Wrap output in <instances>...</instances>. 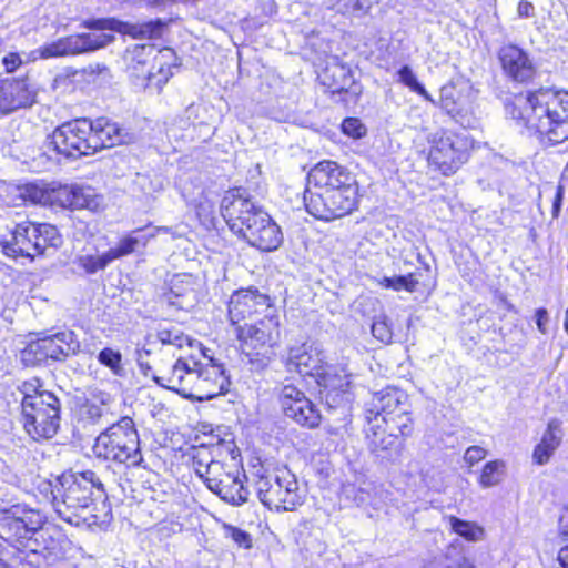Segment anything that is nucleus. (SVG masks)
<instances>
[{
    "instance_id": "f257e3e1",
    "label": "nucleus",
    "mask_w": 568,
    "mask_h": 568,
    "mask_svg": "<svg viewBox=\"0 0 568 568\" xmlns=\"http://www.w3.org/2000/svg\"><path fill=\"white\" fill-rule=\"evenodd\" d=\"M508 113L541 139L558 144L568 139V92L539 89L519 95Z\"/></svg>"
},
{
    "instance_id": "f03ea898",
    "label": "nucleus",
    "mask_w": 568,
    "mask_h": 568,
    "mask_svg": "<svg viewBox=\"0 0 568 568\" xmlns=\"http://www.w3.org/2000/svg\"><path fill=\"white\" fill-rule=\"evenodd\" d=\"M220 210L230 230L251 246L272 252L282 245L281 227L244 190H229L221 201Z\"/></svg>"
},
{
    "instance_id": "7ed1b4c3",
    "label": "nucleus",
    "mask_w": 568,
    "mask_h": 568,
    "mask_svg": "<svg viewBox=\"0 0 568 568\" xmlns=\"http://www.w3.org/2000/svg\"><path fill=\"white\" fill-rule=\"evenodd\" d=\"M239 453L232 443L219 445L213 450L205 446L195 447L192 467L207 488L226 503L240 506L248 498L240 470Z\"/></svg>"
},
{
    "instance_id": "20e7f679",
    "label": "nucleus",
    "mask_w": 568,
    "mask_h": 568,
    "mask_svg": "<svg viewBox=\"0 0 568 568\" xmlns=\"http://www.w3.org/2000/svg\"><path fill=\"white\" fill-rule=\"evenodd\" d=\"M152 378L158 385L199 402L225 393L230 385L223 366L212 358L202 364L179 357L169 373Z\"/></svg>"
},
{
    "instance_id": "39448f33",
    "label": "nucleus",
    "mask_w": 568,
    "mask_h": 568,
    "mask_svg": "<svg viewBox=\"0 0 568 568\" xmlns=\"http://www.w3.org/2000/svg\"><path fill=\"white\" fill-rule=\"evenodd\" d=\"M173 51L153 44L134 45L124 55L126 70L136 85L160 92L172 75Z\"/></svg>"
},
{
    "instance_id": "423d86ee",
    "label": "nucleus",
    "mask_w": 568,
    "mask_h": 568,
    "mask_svg": "<svg viewBox=\"0 0 568 568\" xmlns=\"http://www.w3.org/2000/svg\"><path fill=\"white\" fill-rule=\"evenodd\" d=\"M97 457L134 467L141 464L142 454L134 423L123 417L102 432L93 446Z\"/></svg>"
},
{
    "instance_id": "0eeeda50",
    "label": "nucleus",
    "mask_w": 568,
    "mask_h": 568,
    "mask_svg": "<svg viewBox=\"0 0 568 568\" xmlns=\"http://www.w3.org/2000/svg\"><path fill=\"white\" fill-rule=\"evenodd\" d=\"M94 489L103 491V484L92 470L63 474L53 497L55 511L63 520L72 524L73 516H79L92 503Z\"/></svg>"
},
{
    "instance_id": "6e6552de",
    "label": "nucleus",
    "mask_w": 568,
    "mask_h": 568,
    "mask_svg": "<svg viewBox=\"0 0 568 568\" xmlns=\"http://www.w3.org/2000/svg\"><path fill=\"white\" fill-rule=\"evenodd\" d=\"M428 142V161L444 175L454 174L468 160L469 141L464 135L440 130L430 134Z\"/></svg>"
},
{
    "instance_id": "1a4fd4ad",
    "label": "nucleus",
    "mask_w": 568,
    "mask_h": 568,
    "mask_svg": "<svg viewBox=\"0 0 568 568\" xmlns=\"http://www.w3.org/2000/svg\"><path fill=\"white\" fill-rule=\"evenodd\" d=\"M114 37L106 33H77L59 38L32 50L27 61L48 60L93 52L110 44Z\"/></svg>"
},
{
    "instance_id": "9d476101",
    "label": "nucleus",
    "mask_w": 568,
    "mask_h": 568,
    "mask_svg": "<svg viewBox=\"0 0 568 568\" xmlns=\"http://www.w3.org/2000/svg\"><path fill=\"white\" fill-rule=\"evenodd\" d=\"M114 37L106 33H77L59 38L32 50L27 61L48 60L93 52L110 44Z\"/></svg>"
},
{
    "instance_id": "9b49d317",
    "label": "nucleus",
    "mask_w": 568,
    "mask_h": 568,
    "mask_svg": "<svg viewBox=\"0 0 568 568\" xmlns=\"http://www.w3.org/2000/svg\"><path fill=\"white\" fill-rule=\"evenodd\" d=\"M240 342V348L248 357L267 356L270 349L280 338V321L275 311L264 314L252 323L237 325L234 329Z\"/></svg>"
},
{
    "instance_id": "f8f14e48",
    "label": "nucleus",
    "mask_w": 568,
    "mask_h": 568,
    "mask_svg": "<svg viewBox=\"0 0 568 568\" xmlns=\"http://www.w3.org/2000/svg\"><path fill=\"white\" fill-rule=\"evenodd\" d=\"M23 429L33 440L50 439L60 423V402L55 395H44L43 399L27 403L21 408Z\"/></svg>"
},
{
    "instance_id": "ddd939ff",
    "label": "nucleus",
    "mask_w": 568,
    "mask_h": 568,
    "mask_svg": "<svg viewBox=\"0 0 568 568\" xmlns=\"http://www.w3.org/2000/svg\"><path fill=\"white\" fill-rule=\"evenodd\" d=\"M310 214L320 220L331 221L343 217L355 210L358 202V184L352 181L347 185L334 189L324 197L304 196Z\"/></svg>"
},
{
    "instance_id": "4468645a",
    "label": "nucleus",
    "mask_w": 568,
    "mask_h": 568,
    "mask_svg": "<svg viewBox=\"0 0 568 568\" xmlns=\"http://www.w3.org/2000/svg\"><path fill=\"white\" fill-rule=\"evenodd\" d=\"M256 490L260 500L270 509L292 510L301 503L297 481L286 469L274 476H262L256 481Z\"/></svg>"
},
{
    "instance_id": "2eb2a0df",
    "label": "nucleus",
    "mask_w": 568,
    "mask_h": 568,
    "mask_svg": "<svg viewBox=\"0 0 568 568\" xmlns=\"http://www.w3.org/2000/svg\"><path fill=\"white\" fill-rule=\"evenodd\" d=\"M48 144L67 158L93 154L91 143V121L77 119L58 126L49 136Z\"/></svg>"
},
{
    "instance_id": "dca6fc26",
    "label": "nucleus",
    "mask_w": 568,
    "mask_h": 568,
    "mask_svg": "<svg viewBox=\"0 0 568 568\" xmlns=\"http://www.w3.org/2000/svg\"><path fill=\"white\" fill-rule=\"evenodd\" d=\"M274 311L270 297L252 288L234 292L229 302V317L234 329Z\"/></svg>"
},
{
    "instance_id": "f3484780",
    "label": "nucleus",
    "mask_w": 568,
    "mask_h": 568,
    "mask_svg": "<svg viewBox=\"0 0 568 568\" xmlns=\"http://www.w3.org/2000/svg\"><path fill=\"white\" fill-rule=\"evenodd\" d=\"M308 184L311 187L304 196L324 197L328 192L338 189L342 185L355 181V176L345 168L334 161H322L317 163L308 173Z\"/></svg>"
},
{
    "instance_id": "a211bd4d",
    "label": "nucleus",
    "mask_w": 568,
    "mask_h": 568,
    "mask_svg": "<svg viewBox=\"0 0 568 568\" xmlns=\"http://www.w3.org/2000/svg\"><path fill=\"white\" fill-rule=\"evenodd\" d=\"M284 414L297 424L315 428L320 425L322 416L316 406L305 394L292 384L285 385L280 395Z\"/></svg>"
},
{
    "instance_id": "6ab92c4d",
    "label": "nucleus",
    "mask_w": 568,
    "mask_h": 568,
    "mask_svg": "<svg viewBox=\"0 0 568 568\" xmlns=\"http://www.w3.org/2000/svg\"><path fill=\"white\" fill-rule=\"evenodd\" d=\"M83 26L91 30H110L128 34L135 39H152L161 36L164 23L162 20H151L142 23H131L115 18L90 19Z\"/></svg>"
},
{
    "instance_id": "aec40b11",
    "label": "nucleus",
    "mask_w": 568,
    "mask_h": 568,
    "mask_svg": "<svg viewBox=\"0 0 568 568\" xmlns=\"http://www.w3.org/2000/svg\"><path fill=\"white\" fill-rule=\"evenodd\" d=\"M368 428L366 429V444L368 450L382 459H390L402 449L398 435L389 430L382 418L366 416Z\"/></svg>"
},
{
    "instance_id": "412c9836",
    "label": "nucleus",
    "mask_w": 568,
    "mask_h": 568,
    "mask_svg": "<svg viewBox=\"0 0 568 568\" xmlns=\"http://www.w3.org/2000/svg\"><path fill=\"white\" fill-rule=\"evenodd\" d=\"M34 231L31 222L21 223L16 226L10 237L1 242L3 253L12 258L28 257L33 260L40 255L39 242L33 237Z\"/></svg>"
},
{
    "instance_id": "4be33fe9",
    "label": "nucleus",
    "mask_w": 568,
    "mask_h": 568,
    "mask_svg": "<svg viewBox=\"0 0 568 568\" xmlns=\"http://www.w3.org/2000/svg\"><path fill=\"white\" fill-rule=\"evenodd\" d=\"M323 366L322 353L312 345L301 344L288 351L286 368L290 372L316 378Z\"/></svg>"
},
{
    "instance_id": "5701e85b",
    "label": "nucleus",
    "mask_w": 568,
    "mask_h": 568,
    "mask_svg": "<svg viewBox=\"0 0 568 568\" xmlns=\"http://www.w3.org/2000/svg\"><path fill=\"white\" fill-rule=\"evenodd\" d=\"M505 73L518 82H525L535 74V68L528 54L517 45H504L498 53Z\"/></svg>"
},
{
    "instance_id": "b1692460",
    "label": "nucleus",
    "mask_w": 568,
    "mask_h": 568,
    "mask_svg": "<svg viewBox=\"0 0 568 568\" xmlns=\"http://www.w3.org/2000/svg\"><path fill=\"white\" fill-rule=\"evenodd\" d=\"M407 395L399 388L386 387L372 395L369 403L367 404V415L372 418L389 417L396 412H400L407 407Z\"/></svg>"
},
{
    "instance_id": "393cba45",
    "label": "nucleus",
    "mask_w": 568,
    "mask_h": 568,
    "mask_svg": "<svg viewBox=\"0 0 568 568\" xmlns=\"http://www.w3.org/2000/svg\"><path fill=\"white\" fill-rule=\"evenodd\" d=\"M469 87L466 83H447L440 89L439 105L453 118L470 111Z\"/></svg>"
},
{
    "instance_id": "a878e982",
    "label": "nucleus",
    "mask_w": 568,
    "mask_h": 568,
    "mask_svg": "<svg viewBox=\"0 0 568 568\" xmlns=\"http://www.w3.org/2000/svg\"><path fill=\"white\" fill-rule=\"evenodd\" d=\"M8 100L10 103L11 112L20 109L31 106L37 99V88L28 77L20 79L2 80Z\"/></svg>"
},
{
    "instance_id": "bb28decb",
    "label": "nucleus",
    "mask_w": 568,
    "mask_h": 568,
    "mask_svg": "<svg viewBox=\"0 0 568 568\" xmlns=\"http://www.w3.org/2000/svg\"><path fill=\"white\" fill-rule=\"evenodd\" d=\"M124 142V135L116 123L100 118L91 122V143L93 153Z\"/></svg>"
},
{
    "instance_id": "cd10ccee",
    "label": "nucleus",
    "mask_w": 568,
    "mask_h": 568,
    "mask_svg": "<svg viewBox=\"0 0 568 568\" xmlns=\"http://www.w3.org/2000/svg\"><path fill=\"white\" fill-rule=\"evenodd\" d=\"M315 381L326 392L327 398L333 393H336L337 397L349 388L351 375L343 368L338 369L334 366L324 365L321 372L317 373Z\"/></svg>"
},
{
    "instance_id": "c85d7f7f",
    "label": "nucleus",
    "mask_w": 568,
    "mask_h": 568,
    "mask_svg": "<svg viewBox=\"0 0 568 568\" xmlns=\"http://www.w3.org/2000/svg\"><path fill=\"white\" fill-rule=\"evenodd\" d=\"M562 438L561 423L551 419L542 435L540 443L535 447L532 458L538 465L548 463L551 455L558 448Z\"/></svg>"
},
{
    "instance_id": "c756f323",
    "label": "nucleus",
    "mask_w": 568,
    "mask_h": 568,
    "mask_svg": "<svg viewBox=\"0 0 568 568\" xmlns=\"http://www.w3.org/2000/svg\"><path fill=\"white\" fill-rule=\"evenodd\" d=\"M112 396L103 390L93 389L80 405L79 414L83 419L97 423L103 415L110 410Z\"/></svg>"
},
{
    "instance_id": "7c9ffc66",
    "label": "nucleus",
    "mask_w": 568,
    "mask_h": 568,
    "mask_svg": "<svg viewBox=\"0 0 568 568\" xmlns=\"http://www.w3.org/2000/svg\"><path fill=\"white\" fill-rule=\"evenodd\" d=\"M164 301L179 310H190L196 303V293L190 278L182 280L176 277L172 286L164 294Z\"/></svg>"
},
{
    "instance_id": "2f4dec72",
    "label": "nucleus",
    "mask_w": 568,
    "mask_h": 568,
    "mask_svg": "<svg viewBox=\"0 0 568 568\" xmlns=\"http://www.w3.org/2000/svg\"><path fill=\"white\" fill-rule=\"evenodd\" d=\"M322 81L333 92L346 90L352 82L351 70L347 65L334 59L322 72Z\"/></svg>"
},
{
    "instance_id": "473e14b6",
    "label": "nucleus",
    "mask_w": 568,
    "mask_h": 568,
    "mask_svg": "<svg viewBox=\"0 0 568 568\" xmlns=\"http://www.w3.org/2000/svg\"><path fill=\"white\" fill-rule=\"evenodd\" d=\"M140 233V229L132 231L131 233L121 237L116 246L108 250L112 261L134 253L138 246H145L150 239L155 236V233L150 235H141Z\"/></svg>"
},
{
    "instance_id": "72a5a7b5",
    "label": "nucleus",
    "mask_w": 568,
    "mask_h": 568,
    "mask_svg": "<svg viewBox=\"0 0 568 568\" xmlns=\"http://www.w3.org/2000/svg\"><path fill=\"white\" fill-rule=\"evenodd\" d=\"M72 210L88 209L92 212H97L102 207V196H100L92 187L72 185Z\"/></svg>"
},
{
    "instance_id": "f704fd0d",
    "label": "nucleus",
    "mask_w": 568,
    "mask_h": 568,
    "mask_svg": "<svg viewBox=\"0 0 568 568\" xmlns=\"http://www.w3.org/2000/svg\"><path fill=\"white\" fill-rule=\"evenodd\" d=\"M156 338L161 344L172 345L179 349H182L184 346L190 348L200 346V343L184 334L181 328L173 325L160 326L156 331Z\"/></svg>"
},
{
    "instance_id": "c9c22d12",
    "label": "nucleus",
    "mask_w": 568,
    "mask_h": 568,
    "mask_svg": "<svg viewBox=\"0 0 568 568\" xmlns=\"http://www.w3.org/2000/svg\"><path fill=\"white\" fill-rule=\"evenodd\" d=\"M31 227L34 231L33 237L40 245V255L44 254L47 248H58L62 245V236L54 225L31 222Z\"/></svg>"
},
{
    "instance_id": "e433bc0d",
    "label": "nucleus",
    "mask_w": 568,
    "mask_h": 568,
    "mask_svg": "<svg viewBox=\"0 0 568 568\" xmlns=\"http://www.w3.org/2000/svg\"><path fill=\"white\" fill-rule=\"evenodd\" d=\"M447 519L450 529L467 541L478 542L486 537L485 528L475 521L463 520L455 516H449Z\"/></svg>"
},
{
    "instance_id": "4c0bfd02",
    "label": "nucleus",
    "mask_w": 568,
    "mask_h": 568,
    "mask_svg": "<svg viewBox=\"0 0 568 568\" xmlns=\"http://www.w3.org/2000/svg\"><path fill=\"white\" fill-rule=\"evenodd\" d=\"M51 189L52 182L29 183L21 189V196L34 204L50 206V202H52Z\"/></svg>"
},
{
    "instance_id": "58836bf2",
    "label": "nucleus",
    "mask_w": 568,
    "mask_h": 568,
    "mask_svg": "<svg viewBox=\"0 0 568 568\" xmlns=\"http://www.w3.org/2000/svg\"><path fill=\"white\" fill-rule=\"evenodd\" d=\"M20 513H22V507L19 505L12 506L10 509L6 510L3 517L1 519L2 529H8L7 536L1 535V538L4 540H10L12 538H26L27 534L24 532V528L20 524Z\"/></svg>"
},
{
    "instance_id": "ea45409f",
    "label": "nucleus",
    "mask_w": 568,
    "mask_h": 568,
    "mask_svg": "<svg viewBox=\"0 0 568 568\" xmlns=\"http://www.w3.org/2000/svg\"><path fill=\"white\" fill-rule=\"evenodd\" d=\"M58 352L59 351L54 335L45 336L34 343H31L24 351V353H33L37 355L39 361L47 358L60 361L62 359V356L61 354H58Z\"/></svg>"
},
{
    "instance_id": "a19ab883",
    "label": "nucleus",
    "mask_w": 568,
    "mask_h": 568,
    "mask_svg": "<svg viewBox=\"0 0 568 568\" xmlns=\"http://www.w3.org/2000/svg\"><path fill=\"white\" fill-rule=\"evenodd\" d=\"M382 423L393 433L398 430L402 437H408L413 433V419L408 412V406L389 417H382Z\"/></svg>"
},
{
    "instance_id": "79ce46f5",
    "label": "nucleus",
    "mask_w": 568,
    "mask_h": 568,
    "mask_svg": "<svg viewBox=\"0 0 568 568\" xmlns=\"http://www.w3.org/2000/svg\"><path fill=\"white\" fill-rule=\"evenodd\" d=\"M112 262L109 251L101 255L85 254L77 258L78 266L87 274H94L98 271L104 270Z\"/></svg>"
},
{
    "instance_id": "37998d69",
    "label": "nucleus",
    "mask_w": 568,
    "mask_h": 568,
    "mask_svg": "<svg viewBox=\"0 0 568 568\" xmlns=\"http://www.w3.org/2000/svg\"><path fill=\"white\" fill-rule=\"evenodd\" d=\"M505 464L501 460L488 462L480 474L479 485L484 488L498 485L504 476Z\"/></svg>"
},
{
    "instance_id": "c03bdc74",
    "label": "nucleus",
    "mask_w": 568,
    "mask_h": 568,
    "mask_svg": "<svg viewBox=\"0 0 568 568\" xmlns=\"http://www.w3.org/2000/svg\"><path fill=\"white\" fill-rule=\"evenodd\" d=\"M398 82L407 87L410 91L422 95L425 100L435 103L433 97L427 92V90L422 85L416 74L413 72L412 68L408 65L402 67L398 72Z\"/></svg>"
},
{
    "instance_id": "a18cd8bd",
    "label": "nucleus",
    "mask_w": 568,
    "mask_h": 568,
    "mask_svg": "<svg viewBox=\"0 0 568 568\" xmlns=\"http://www.w3.org/2000/svg\"><path fill=\"white\" fill-rule=\"evenodd\" d=\"M41 387L42 385L38 378H32L22 383L20 387V390L23 394L21 408H23L27 403L31 404L43 399L44 395H53L51 392L41 389Z\"/></svg>"
},
{
    "instance_id": "49530a36",
    "label": "nucleus",
    "mask_w": 568,
    "mask_h": 568,
    "mask_svg": "<svg viewBox=\"0 0 568 568\" xmlns=\"http://www.w3.org/2000/svg\"><path fill=\"white\" fill-rule=\"evenodd\" d=\"M72 185H62L52 182L50 207L71 209L72 210Z\"/></svg>"
},
{
    "instance_id": "de8ad7c7",
    "label": "nucleus",
    "mask_w": 568,
    "mask_h": 568,
    "mask_svg": "<svg viewBox=\"0 0 568 568\" xmlns=\"http://www.w3.org/2000/svg\"><path fill=\"white\" fill-rule=\"evenodd\" d=\"M98 361L100 364L104 365L105 367L110 368V371L114 375H122L123 367H122V355L119 351H115L110 347L103 348L99 355Z\"/></svg>"
},
{
    "instance_id": "09e8293b",
    "label": "nucleus",
    "mask_w": 568,
    "mask_h": 568,
    "mask_svg": "<svg viewBox=\"0 0 568 568\" xmlns=\"http://www.w3.org/2000/svg\"><path fill=\"white\" fill-rule=\"evenodd\" d=\"M58 346V354H61L62 358L75 354L80 347L75 335L71 331L60 332L54 334Z\"/></svg>"
},
{
    "instance_id": "8fccbe9b",
    "label": "nucleus",
    "mask_w": 568,
    "mask_h": 568,
    "mask_svg": "<svg viewBox=\"0 0 568 568\" xmlns=\"http://www.w3.org/2000/svg\"><path fill=\"white\" fill-rule=\"evenodd\" d=\"M43 524V518L39 511L33 509H27L22 507V513H20V524L24 528V532L28 535L29 532H34L39 528H41Z\"/></svg>"
},
{
    "instance_id": "3c124183",
    "label": "nucleus",
    "mask_w": 568,
    "mask_h": 568,
    "mask_svg": "<svg viewBox=\"0 0 568 568\" xmlns=\"http://www.w3.org/2000/svg\"><path fill=\"white\" fill-rule=\"evenodd\" d=\"M196 214L203 224H212L215 219V201L203 195L196 204Z\"/></svg>"
},
{
    "instance_id": "603ef678",
    "label": "nucleus",
    "mask_w": 568,
    "mask_h": 568,
    "mask_svg": "<svg viewBox=\"0 0 568 568\" xmlns=\"http://www.w3.org/2000/svg\"><path fill=\"white\" fill-rule=\"evenodd\" d=\"M337 414V423L335 424L331 419H328L326 430L329 435L343 436L348 432V425L351 423V419L347 412L344 408L339 409Z\"/></svg>"
},
{
    "instance_id": "864d4df0",
    "label": "nucleus",
    "mask_w": 568,
    "mask_h": 568,
    "mask_svg": "<svg viewBox=\"0 0 568 568\" xmlns=\"http://www.w3.org/2000/svg\"><path fill=\"white\" fill-rule=\"evenodd\" d=\"M226 537L231 538L236 545L245 549L251 548L252 538L248 532L232 525H224Z\"/></svg>"
},
{
    "instance_id": "5fc2aeb1",
    "label": "nucleus",
    "mask_w": 568,
    "mask_h": 568,
    "mask_svg": "<svg viewBox=\"0 0 568 568\" xmlns=\"http://www.w3.org/2000/svg\"><path fill=\"white\" fill-rule=\"evenodd\" d=\"M342 130L346 135L353 139H359L366 134V128L356 118L345 119L342 123Z\"/></svg>"
},
{
    "instance_id": "6e6d98bb",
    "label": "nucleus",
    "mask_w": 568,
    "mask_h": 568,
    "mask_svg": "<svg viewBox=\"0 0 568 568\" xmlns=\"http://www.w3.org/2000/svg\"><path fill=\"white\" fill-rule=\"evenodd\" d=\"M372 334L383 343H389L393 338V333L385 320H378L373 323Z\"/></svg>"
},
{
    "instance_id": "4d7b16f0",
    "label": "nucleus",
    "mask_w": 568,
    "mask_h": 568,
    "mask_svg": "<svg viewBox=\"0 0 568 568\" xmlns=\"http://www.w3.org/2000/svg\"><path fill=\"white\" fill-rule=\"evenodd\" d=\"M418 281L414 277L413 274H408L405 276H395L393 277V288L394 291L405 290L407 292H414Z\"/></svg>"
},
{
    "instance_id": "13d9d810",
    "label": "nucleus",
    "mask_w": 568,
    "mask_h": 568,
    "mask_svg": "<svg viewBox=\"0 0 568 568\" xmlns=\"http://www.w3.org/2000/svg\"><path fill=\"white\" fill-rule=\"evenodd\" d=\"M24 62H28L27 59L23 60L21 54L17 52H9L2 58V65L8 73L18 70Z\"/></svg>"
},
{
    "instance_id": "bf43d9fd",
    "label": "nucleus",
    "mask_w": 568,
    "mask_h": 568,
    "mask_svg": "<svg viewBox=\"0 0 568 568\" xmlns=\"http://www.w3.org/2000/svg\"><path fill=\"white\" fill-rule=\"evenodd\" d=\"M487 455V450L480 446H470L467 448L464 460L469 467L483 460Z\"/></svg>"
},
{
    "instance_id": "052dcab7",
    "label": "nucleus",
    "mask_w": 568,
    "mask_h": 568,
    "mask_svg": "<svg viewBox=\"0 0 568 568\" xmlns=\"http://www.w3.org/2000/svg\"><path fill=\"white\" fill-rule=\"evenodd\" d=\"M536 325L541 334H547V325L549 323V314L546 308H538L535 313Z\"/></svg>"
},
{
    "instance_id": "680f3d73",
    "label": "nucleus",
    "mask_w": 568,
    "mask_h": 568,
    "mask_svg": "<svg viewBox=\"0 0 568 568\" xmlns=\"http://www.w3.org/2000/svg\"><path fill=\"white\" fill-rule=\"evenodd\" d=\"M8 93H6L2 80L0 81V113H11L10 103L8 100Z\"/></svg>"
},
{
    "instance_id": "e2e57ef3",
    "label": "nucleus",
    "mask_w": 568,
    "mask_h": 568,
    "mask_svg": "<svg viewBox=\"0 0 568 568\" xmlns=\"http://www.w3.org/2000/svg\"><path fill=\"white\" fill-rule=\"evenodd\" d=\"M517 13L521 18H529L534 14V6L525 0H521L517 7Z\"/></svg>"
},
{
    "instance_id": "0e129e2a",
    "label": "nucleus",
    "mask_w": 568,
    "mask_h": 568,
    "mask_svg": "<svg viewBox=\"0 0 568 568\" xmlns=\"http://www.w3.org/2000/svg\"><path fill=\"white\" fill-rule=\"evenodd\" d=\"M143 354L149 355L150 352L146 349L138 351V359L136 361H138V364L140 366L141 372L143 373V375L148 376L152 368L148 362H144Z\"/></svg>"
},
{
    "instance_id": "69168bd1",
    "label": "nucleus",
    "mask_w": 568,
    "mask_h": 568,
    "mask_svg": "<svg viewBox=\"0 0 568 568\" xmlns=\"http://www.w3.org/2000/svg\"><path fill=\"white\" fill-rule=\"evenodd\" d=\"M561 201H562V189H561V186H559L557 189V192H556V195L554 199V203H552V215L555 217L558 216V214H559Z\"/></svg>"
},
{
    "instance_id": "338daca9",
    "label": "nucleus",
    "mask_w": 568,
    "mask_h": 568,
    "mask_svg": "<svg viewBox=\"0 0 568 568\" xmlns=\"http://www.w3.org/2000/svg\"><path fill=\"white\" fill-rule=\"evenodd\" d=\"M557 560L562 568H568V545L559 550Z\"/></svg>"
},
{
    "instance_id": "774afa93",
    "label": "nucleus",
    "mask_w": 568,
    "mask_h": 568,
    "mask_svg": "<svg viewBox=\"0 0 568 568\" xmlns=\"http://www.w3.org/2000/svg\"><path fill=\"white\" fill-rule=\"evenodd\" d=\"M561 534L568 536V507H566L559 519Z\"/></svg>"
}]
</instances>
